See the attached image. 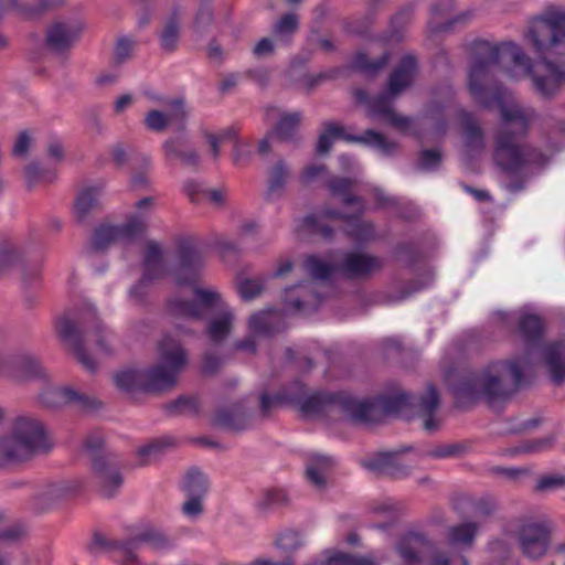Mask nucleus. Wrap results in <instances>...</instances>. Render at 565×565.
<instances>
[{
  "mask_svg": "<svg viewBox=\"0 0 565 565\" xmlns=\"http://www.w3.org/2000/svg\"><path fill=\"white\" fill-rule=\"evenodd\" d=\"M158 351L160 363L143 370V392L146 393L172 388L175 385L179 373L188 363L185 350L178 340L170 335H164L160 340Z\"/></svg>",
  "mask_w": 565,
  "mask_h": 565,
  "instance_id": "nucleus-9",
  "label": "nucleus"
},
{
  "mask_svg": "<svg viewBox=\"0 0 565 565\" xmlns=\"http://www.w3.org/2000/svg\"><path fill=\"white\" fill-rule=\"evenodd\" d=\"M185 141L182 138L170 139L164 142V151L168 159H179L181 162L189 167H198L200 162L199 153L191 150H183Z\"/></svg>",
  "mask_w": 565,
  "mask_h": 565,
  "instance_id": "nucleus-31",
  "label": "nucleus"
},
{
  "mask_svg": "<svg viewBox=\"0 0 565 565\" xmlns=\"http://www.w3.org/2000/svg\"><path fill=\"white\" fill-rule=\"evenodd\" d=\"M345 218L348 215H342L334 210H326L320 213L307 215L303 220V226L313 233L321 234L322 236H330L332 230L327 223L329 220Z\"/></svg>",
  "mask_w": 565,
  "mask_h": 565,
  "instance_id": "nucleus-30",
  "label": "nucleus"
},
{
  "mask_svg": "<svg viewBox=\"0 0 565 565\" xmlns=\"http://www.w3.org/2000/svg\"><path fill=\"white\" fill-rule=\"evenodd\" d=\"M396 551L405 565H468L463 556L450 555L420 534L411 533L402 537Z\"/></svg>",
  "mask_w": 565,
  "mask_h": 565,
  "instance_id": "nucleus-12",
  "label": "nucleus"
},
{
  "mask_svg": "<svg viewBox=\"0 0 565 565\" xmlns=\"http://www.w3.org/2000/svg\"><path fill=\"white\" fill-rule=\"evenodd\" d=\"M284 300L287 310H300L306 307L315 308L320 302L313 282H301L287 288Z\"/></svg>",
  "mask_w": 565,
  "mask_h": 565,
  "instance_id": "nucleus-21",
  "label": "nucleus"
},
{
  "mask_svg": "<svg viewBox=\"0 0 565 565\" xmlns=\"http://www.w3.org/2000/svg\"><path fill=\"white\" fill-rule=\"evenodd\" d=\"M267 117L269 119H277L275 134L282 140L291 139L301 121V113H281L276 107L267 109Z\"/></svg>",
  "mask_w": 565,
  "mask_h": 565,
  "instance_id": "nucleus-25",
  "label": "nucleus"
},
{
  "mask_svg": "<svg viewBox=\"0 0 565 565\" xmlns=\"http://www.w3.org/2000/svg\"><path fill=\"white\" fill-rule=\"evenodd\" d=\"M438 405L439 394L433 385H428L420 396L418 404L420 415L423 416V427L427 431H434L439 426L438 419L434 416Z\"/></svg>",
  "mask_w": 565,
  "mask_h": 565,
  "instance_id": "nucleus-27",
  "label": "nucleus"
},
{
  "mask_svg": "<svg viewBox=\"0 0 565 565\" xmlns=\"http://www.w3.org/2000/svg\"><path fill=\"white\" fill-rule=\"evenodd\" d=\"M552 445V438H541L523 443L515 448L513 454H536L547 449Z\"/></svg>",
  "mask_w": 565,
  "mask_h": 565,
  "instance_id": "nucleus-49",
  "label": "nucleus"
},
{
  "mask_svg": "<svg viewBox=\"0 0 565 565\" xmlns=\"http://www.w3.org/2000/svg\"><path fill=\"white\" fill-rule=\"evenodd\" d=\"M500 67L511 79L530 77L534 90L553 97L565 87V62L554 63L543 57L532 63L521 46L512 42L500 44L484 40L473 42L468 72V88L483 107L498 106L502 126L495 136L493 160L507 174H515L530 163H540L541 153L518 141L535 118L531 107L520 105L511 94L493 86L492 72Z\"/></svg>",
  "mask_w": 565,
  "mask_h": 565,
  "instance_id": "nucleus-1",
  "label": "nucleus"
},
{
  "mask_svg": "<svg viewBox=\"0 0 565 565\" xmlns=\"http://www.w3.org/2000/svg\"><path fill=\"white\" fill-rule=\"evenodd\" d=\"M152 205V198H143L135 204L138 212L128 216L126 223L98 226L92 237L93 248L103 250L113 243H130L143 235L148 227L149 210Z\"/></svg>",
  "mask_w": 565,
  "mask_h": 565,
  "instance_id": "nucleus-11",
  "label": "nucleus"
},
{
  "mask_svg": "<svg viewBox=\"0 0 565 565\" xmlns=\"http://www.w3.org/2000/svg\"><path fill=\"white\" fill-rule=\"evenodd\" d=\"M85 327L78 329L75 322L67 316L63 315L56 321V331L61 339L72 347L77 361L89 372H95L97 365L95 360L85 350V335L88 331H93L96 337V344L103 353H110V349L106 343L105 327L97 317L96 309L87 306L84 312Z\"/></svg>",
  "mask_w": 565,
  "mask_h": 565,
  "instance_id": "nucleus-7",
  "label": "nucleus"
},
{
  "mask_svg": "<svg viewBox=\"0 0 565 565\" xmlns=\"http://www.w3.org/2000/svg\"><path fill=\"white\" fill-rule=\"evenodd\" d=\"M141 543H146L154 550H163L170 545L167 536L152 526L145 529L136 536L125 541L106 540L100 534L94 535V544L109 551L110 557L122 565H134L138 563L136 551Z\"/></svg>",
  "mask_w": 565,
  "mask_h": 565,
  "instance_id": "nucleus-13",
  "label": "nucleus"
},
{
  "mask_svg": "<svg viewBox=\"0 0 565 565\" xmlns=\"http://www.w3.org/2000/svg\"><path fill=\"white\" fill-rule=\"evenodd\" d=\"M477 533V524L473 522L461 523L448 530V541L452 546L470 548Z\"/></svg>",
  "mask_w": 565,
  "mask_h": 565,
  "instance_id": "nucleus-32",
  "label": "nucleus"
},
{
  "mask_svg": "<svg viewBox=\"0 0 565 565\" xmlns=\"http://www.w3.org/2000/svg\"><path fill=\"white\" fill-rule=\"evenodd\" d=\"M451 8H452L451 0H438L433 4L431 11H433V14L436 17H444L451 10Z\"/></svg>",
  "mask_w": 565,
  "mask_h": 565,
  "instance_id": "nucleus-64",
  "label": "nucleus"
},
{
  "mask_svg": "<svg viewBox=\"0 0 565 565\" xmlns=\"http://www.w3.org/2000/svg\"><path fill=\"white\" fill-rule=\"evenodd\" d=\"M326 167L323 164H310L302 170L300 180L303 184H309L322 175Z\"/></svg>",
  "mask_w": 565,
  "mask_h": 565,
  "instance_id": "nucleus-57",
  "label": "nucleus"
},
{
  "mask_svg": "<svg viewBox=\"0 0 565 565\" xmlns=\"http://www.w3.org/2000/svg\"><path fill=\"white\" fill-rule=\"evenodd\" d=\"M118 388L126 392H143L145 372L143 370H124L114 377Z\"/></svg>",
  "mask_w": 565,
  "mask_h": 565,
  "instance_id": "nucleus-35",
  "label": "nucleus"
},
{
  "mask_svg": "<svg viewBox=\"0 0 565 565\" xmlns=\"http://www.w3.org/2000/svg\"><path fill=\"white\" fill-rule=\"evenodd\" d=\"M417 72L415 56L407 54L390 75L385 92L376 97L367 98L366 93L359 89L355 92L356 100L367 105L369 115L372 118L381 120L402 132H408L412 127V119L397 114L393 108V102L414 83Z\"/></svg>",
  "mask_w": 565,
  "mask_h": 565,
  "instance_id": "nucleus-5",
  "label": "nucleus"
},
{
  "mask_svg": "<svg viewBox=\"0 0 565 565\" xmlns=\"http://www.w3.org/2000/svg\"><path fill=\"white\" fill-rule=\"evenodd\" d=\"M497 504L491 499H481L473 507V515L483 518L492 514L495 511Z\"/></svg>",
  "mask_w": 565,
  "mask_h": 565,
  "instance_id": "nucleus-59",
  "label": "nucleus"
},
{
  "mask_svg": "<svg viewBox=\"0 0 565 565\" xmlns=\"http://www.w3.org/2000/svg\"><path fill=\"white\" fill-rule=\"evenodd\" d=\"M362 465L365 469L377 473L387 475L395 478L407 476L409 472V466L406 460L392 452H381L374 457L364 459Z\"/></svg>",
  "mask_w": 565,
  "mask_h": 565,
  "instance_id": "nucleus-18",
  "label": "nucleus"
},
{
  "mask_svg": "<svg viewBox=\"0 0 565 565\" xmlns=\"http://www.w3.org/2000/svg\"><path fill=\"white\" fill-rule=\"evenodd\" d=\"M222 359L213 353L205 352L202 358V372L206 375L215 374L222 366Z\"/></svg>",
  "mask_w": 565,
  "mask_h": 565,
  "instance_id": "nucleus-54",
  "label": "nucleus"
},
{
  "mask_svg": "<svg viewBox=\"0 0 565 565\" xmlns=\"http://www.w3.org/2000/svg\"><path fill=\"white\" fill-rule=\"evenodd\" d=\"M52 447L44 424L36 417L18 416L10 434L0 438V466L23 461Z\"/></svg>",
  "mask_w": 565,
  "mask_h": 565,
  "instance_id": "nucleus-6",
  "label": "nucleus"
},
{
  "mask_svg": "<svg viewBox=\"0 0 565 565\" xmlns=\"http://www.w3.org/2000/svg\"><path fill=\"white\" fill-rule=\"evenodd\" d=\"M441 157L437 150H424L419 159V168L426 171L436 169L440 163Z\"/></svg>",
  "mask_w": 565,
  "mask_h": 565,
  "instance_id": "nucleus-55",
  "label": "nucleus"
},
{
  "mask_svg": "<svg viewBox=\"0 0 565 565\" xmlns=\"http://www.w3.org/2000/svg\"><path fill=\"white\" fill-rule=\"evenodd\" d=\"M169 118L159 110H150L145 118V124L148 129L154 131H162L168 125Z\"/></svg>",
  "mask_w": 565,
  "mask_h": 565,
  "instance_id": "nucleus-52",
  "label": "nucleus"
},
{
  "mask_svg": "<svg viewBox=\"0 0 565 565\" xmlns=\"http://www.w3.org/2000/svg\"><path fill=\"white\" fill-rule=\"evenodd\" d=\"M104 439L100 433L89 434L85 440V450L90 457L93 470L96 473L100 491L107 498L116 494L122 484V477L117 461L104 456Z\"/></svg>",
  "mask_w": 565,
  "mask_h": 565,
  "instance_id": "nucleus-14",
  "label": "nucleus"
},
{
  "mask_svg": "<svg viewBox=\"0 0 565 565\" xmlns=\"http://www.w3.org/2000/svg\"><path fill=\"white\" fill-rule=\"evenodd\" d=\"M100 188L88 186L82 190L74 203V212L79 221H83L86 215L98 206L99 204Z\"/></svg>",
  "mask_w": 565,
  "mask_h": 565,
  "instance_id": "nucleus-33",
  "label": "nucleus"
},
{
  "mask_svg": "<svg viewBox=\"0 0 565 565\" xmlns=\"http://www.w3.org/2000/svg\"><path fill=\"white\" fill-rule=\"evenodd\" d=\"M525 39L537 54H565V11L552 9L534 19Z\"/></svg>",
  "mask_w": 565,
  "mask_h": 565,
  "instance_id": "nucleus-10",
  "label": "nucleus"
},
{
  "mask_svg": "<svg viewBox=\"0 0 565 565\" xmlns=\"http://www.w3.org/2000/svg\"><path fill=\"white\" fill-rule=\"evenodd\" d=\"M461 450V447L459 445H441L428 452L430 457L434 458H450L457 456Z\"/></svg>",
  "mask_w": 565,
  "mask_h": 565,
  "instance_id": "nucleus-58",
  "label": "nucleus"
},
{
  "mask_svg": "<svg viewBox=\"0 0 565 565\" xmlns=\"http://www.w3.org/2000/svg\"><path fill=\"white\" fill-rule=\"evenodd\" d=\"M55 177L54 170L43 169L38 163H30L25 168V179L29 188L39 183H50Z\"/></svg>",
  "mask_w": 565,
  "mask_h": 565,
  "instance_id": "nucleus-43",
  "label": "nucleus"
},
{
  "mask_svg": "<svg viewBox=\"0 0 565 565\" xmlns=\"http://www.w3.org/2000/svg\"><path fill=\"white\" fill-rule=\"evenodd\" d=\"M20 258L19 249L12 244L0 246V270L13 265Z\"/></svg>",
  "mask_w": 565,
  "mask_h": 565,
  "instance_id": "nucleus-51",
  "label": "nucleus"
},
{
  "mask_svg": "<svg viewBox=\"0 0 565 565\" xmlns=\"http://www.w3.org/2000/svg\"><path fill=\"white\" fill-rule=\"evenodd\" d=\"M306 543L305 536L296 530L285 529L277 534L275 545L285 552H295Z\"/></svg>",
  "mask_w": 565,
  "mask_h": 565,
  "instance_id": "nucleus-41",
  "label": "nucleus"
},
{
  "mask_svg": "<svg viewBox=\"0 0 565 565\" xmlns=\"http://www.w3.org/2000/svg\"><path fill=\"white\" fill-rule=\"evenodd\" d=\"M184 191L193 203L209 202L214 206H222L225 202L224 192L220 189H207L202 183L190 180L184 184Z\"/></svg>",
  "mask_w": 565,
  "mask_h": 565,
  "instance_id": "nucleus-28",
  "label": "nucleus"
},
{
  "mask_svg": "<svg viewBox=\"0 0 565 565\" xmlns=\"http://www.w3.org/2000/svg\"><path fill=\"white\" fill-rule=\"evenodd\" d=\"M136 42L129 36H121L117 40L114 50V63H125L131 55Z\"/></svg>",
  "mask_w": 565,
  "mask_h": 565,
  "instance_id": "nucleus-48",
  "label": "nucleus"
},
{
  "mask_svg": "<svg viewBox=\"0 0 565 565\" xmlns=\"http://www.w3.org/2000/svg\"><path fill=\"white\" fill-rule=\"evenodd\" d=\"M173 438L171 437H159L154 438L150 443L140 447L137 450V456L140 458L142 465L149 462V460L160 454L163 449L173 445Z\"/></svg>",
  "mask_w": 565,
  "mask_h": 565,
  "instance_id": "nucleus-42",
  "label": "nucleus"
},
{
  "mask_svg": "<svg viewBox=\"0 0 565 565\" xmlns=\"http://www.w3.org/2000/svg\"><path fill=\"white\" fill-rule=\"evenodd\" d=\"M411 396L397 393L392 396H380L373 401H358L344 394H328L316 392L296 397L299 411L306 417H316L331 408L341 407L359 420H370L379 412L399 414L412 404Z\"/></svg>",
  "mask_w": 565,
  "mask_h": 565,
  "instance_id": "nucleus-4",
  "label": "nucleus"
},
{
  "mask_svg": "<svg viewBox=\"0 0 565 565\" xmlns=\"http://www.w3.org/2000/svg\"><path fill=\"white\" fill-rule=\"evenodd\" d=\"M183 9L177 6L167 18L161 32L159 33L160 45L167 52H173L179 43L181 19Z\"/></svg>",
  "mask_w": 565,
  "mask_h": 565,
  "instance_id": "nucleus-24",
  "label": "nucleus"
},
{
  "mask_svg": "<svg viewBox=\"0 0 565 565\" xmlns=\"http://www.w3.org/2000/svg\"><path fill=\"white\" fill-rule=\"evenodd\" d=\"M565 488V476L558 473L541 476L535 484V491L540 493L554 492Z\"/></svg>",
  "mask_w": 565,
  "mask_h": 565,
  "instance_id": "nucleus-47",
  "label": "nucleus"
},
{
  "mask_svg": "<svg viewBox=\"0 0 565 565\" xmlns=\"http://www.w3.org/2000/svg\"><path fill=\"white\" fill-rule=\"evenodd\" d=\"M335 139L363 142L380 150L383 154L393 153L397 147L394 141L386 139L382 134L374 130H366L362 136L353 137L345 135L344 128L339 124L328 122L319 136L317 151L319 153L328 152Z\"/></svg>",
  "mask_w": 565,
  "mask_h": 565,
  "instance_id": "nucleus-15",
  "label": "nucleus"
},
{
  "mask_svg": "<svg viewBox=\"0 0 565 565\" xmlns=\"http://www.w3.org/2000/svg\"><path fill=\"white\" fill-rule=\"evenodd\" d=\"M330 190L333 195L342 198L347 205H354V214H360L363 211V203L360 199L350 195L352 181L349 179H334L330 182Z\"/></svg>",
  "mask_w": 565,
  "mask_h": 565,
  "instance_id": "nucleus-39",
  "label": "nucleus"
},
{
  "mask_svg": "<svg viewBox=\"0 0 565 565\" xmlns=\"http://www.w3.org/2000/svg\"><path fill=\"white\" fill-rule=\"evenodd\" d=\"M143 282L151 280L153 282L163 279L168 275V267L164 260V252L162 246L153 239L145 245L142 258Z\"/></svg>",
  "mask_w": 565,
  "mask_h": 565,
  "instance_id": "nucleus-19",
  "label": "nucleus"
},
{
  "mask_svg": "<svg viewBox=\"0 0 565 565\" xmlns=\"http://www.w3.org/2000/svg\"><path fill=\"white\" fill-rule=\"evenodd\" d=\"M200 408L199 398L195 396H180L167 406L171 414H198Z\"/></svg>",
  "mask_w": 565,
  "mask_h": 565,
  "instance_id": "nucleus-46",
  "label": "nucleus"
},
{
  "mask_svg": "<svg viewBox=\"0 0 565 565\" xmlns=\"http://www.w3.org/2000/svg\"><path fill=\"white\" fill-rule=\"evenodd\" d=\"M543 363L552 380L561 383L565 380V343L555 342L545 345L542 351Z\"/></svg>",
  "mask_w": 565,
  "mask_h": 565,
  "instance_id": "nucleus-22",
  "label": "nucleus"
},
{
  "mask_svg": "<svg viewBox=\"0 0 565 565\" xmlns=\"http://www.w3.org/2000/svg\"><path fill=\"white\" fill-rule=\"evenodd\" d=\"M290 170L282 160H278L268 170V192L271 195H278L285 189L289 178Z\"/></svg>",
  "mask_w": 565,
  "mask_h": 565,
  "instance_id": "nucleus-36",
  "label": "nucleus"
},
{
  "mask_svg": "<svg viewBox=\"0 0 565 565\" xmlns=\"http://www.w3.org/2000/svg\"><path fill=\"white\" fill-rule=\"evenodd\" d=\"M275 51V44L274 41L269 38H263L257 44L255 45L253 50V54L258 57H267L271 55Z\"/></svg>",
  "mask_w": 565,
  "mask_h": 565,
  "instance_id": "nucleus-60",
  "label": "nucleus"
},
{
  "mask_svg": "<svg viewBox=\"0 0 565 565\" xmlns=\"http://www.w3.org/2000/svg\"><path fill=\"white\" fill-rule=\"evenodd\" d=\"M77 35L78 30L74 26L64 22H56L47 30L46 42L52 50L63 52L72 45Z\"/></svg>",
  "mask_w": 565,
  "mask_h": 565,
  "instance_id": "nucleus-26",
  "label": "nucleus"
},
{
  "mask_svg": "<svg viewBox=\"0 0 565 565\" xmlns=\"http://www.w3.org/2000/svg\"><path fill=\"white\" fill-rule=\"evenodd\" d=\"M299 17L295 12L282 14L273 25V34L282 42H289L299 30Z\"/></svg>",
  "mask_w": 565,
  "mask_h": 565,
  "instance_id": "nucleus-34",
  "label": "nucleus"
},
{
  "mask_svg": "<svg viewBox=\"0 0 565 565\" xmlns=\"http://www.w3.org/2000/svg\"><path fill=\"white\" fill-rule=\"evenodd\" d=\"M41 403L50 408H60L65 405H72L81 411H94L99 407V403L96 398L86 394L78 393L77 391L64 386L46 387L40 395Z\"/></svg>",
  "mask_w": 565,
  "mask_h": 565,
  "instance_id": "nucleus-17",
  "label": "nucleus"
},
{
  "mask_svg": "<svg viewBox=\"0 0 565 565\" xmlns=\"http://www.w3.org/2000/svg\"><path fill=\"white\" fill-rule=\"evenodd\" d=\"M189 499L183 503L182 505V512L186 516L194 518L202 513L203 505L202 500L203 498L200 497H188Z\"/></svg>",
  "mask_w": 565,
  "mask_h": 565,
  "instance_id": "nucleus-56",
  "label": "nucleus"
},
{
  "mask_svg": "<svg viewBox=\"0 0 565 565\" xmlns=\"http://www.w3.org/2000/svg\"><path fill=\"white\" fill-rule=\"evenodd\" d=\"M266 501L271 507H281L288 503V497L284 491L275 490L267 494Z\"/></svg>",
  "mask_w": 565,
  "mask_h": 565,
  "instance_id": "nucleus-63",
  "label": "nucleus"
},
{
  "mask_svg": "<svg viewBox=\"0 0 565 565\" xmlns=\"http://www.w3.org/2000/svg\"><path fill=\"white\" fill-rule=\"evenodd\" d=\"M153 284L151 280L143 282V276L130 288L129 297L135 303H143L150 286Z\"/></svg>",
  "mask_w": 565,
  "mask_h": 565,
  "instance_id": "nucleus-53",
  "label": "nucleus"
},
{
  "mask_svg": "<svg viewBox=\"0 0 565 565\" xmlns=\"http://www.w3.org/2000/svg\"><path fill=\"white\" fill-rule=\"evenodd\" d=\"M209 482L206 477L196 469H191L186 473L182 490L186 497H200L204 498L207 492Z\"/></svg>",
  "mask_w": 565,
  "mask_h": 565,
  "instance_id": "nucleus-38",
  "label": "nucleus"
},
{
  "mask_svg": "<svg viewBox=\"0 0 565 565\" xmlns=\"http://www.w3.org/2000/svg\"><path fill=\"white\" fill-rule=\"evenodd\" d=\"M206 138L210 143L211 152L213 154L214 160H216L220 156V143L225 139L231 138L234 140V148H235V152L233 154V160L235 163H238L241 161L238 151H237V148H238L237 131L235 129H233V128L228 129L227 131H225L224 134H222L220 136L214 135V134H206Z\"/></svg>",
  "mask_w": 565,
  "mask_h": 565,
  "instance_id": "nucleus-44",
  "label": "nucleus"
},
{
  "mask_svg": "<svg viewBox=\"0 0 565 565\" xmlns=\"http://www.w3.org/2000/svg\"><path fill=\"white\" fill-rule=\"evenodd\" d=\"M333 466L330 457L312 455L307 462L306 478L317 490H323L328 483L329 472Z\"/></svg>",
  "mask_w": 565,
  "mask_h": 565,
  "instance_id": "nucleus-23",
  "label": "nucleus"
},
{
  "mask_svg": "<svg viewBox=\"0 0 565 565\" xmlns=\"http://www.w3.org/2000/svg\"><path fill=\"white\" fill-rule=\"evenodd\" d=\"M30 147V137L26 131L20 132L18 136L15 143L13 146V154L21 157L28 152Z\"/></svg>",
  "mask_w": 565,
  "mask_h": 565,
  "instance_id": "nucleus-62",
  "label": "nucleus"
},
{
  "mask_svg": "<svg viewBox=\"0 0 565 565\" xmlns=\"http://www.w3.org/2000/svg\"><path fill=\"white\" fill-rule=\"evenodd\" d=\"M4 514L0 512V541L1 542H15L23 535V527L20 524H12L3 526L2 522Z\"/></svg>",
  "mask_w": 565,
  "mask_h": 565,
  "instance_id": "nucleus-50",
  "label": "nucleus"
},
{
  "mask_svg": "<svg viewBox=\"0 0 565 565\" xmlns=\"http://www.w3.org/2000/svg\"><path fill=\"white\" fill-rule=\"evenodd\" d=\"M177 265L172 276L177 285L194 287V299L171 298L168 300V311L175 318L204 319L214 310L221 312L206 326L205 334L214 344L226 339L233 328L234 315L223 307L222 297L217 291L196 287L200 280L204 257L196 244L189 237L177 242Z\"/></svg>",
  "mask_w": 565,
  "mask_h": 565,
  "instance_id": "nucleus-3",
  "label": "nucleus"
},
{
  "mask_svg": "<svg viewBox=\"0 0 565 565\" xmlns=\"http://www.w3.org/2000/svg\"><path fill=\"white\" fill-rule=\"evenodd\" d=\"M21 376L25 379L45 377L46 372L42 364L32 356H22L17 362Z\"/></svg>",
  "mask_w": 565,
  "mask_h": 565,
  "instance_id": "nucleus-45",
  "label": "nucleus"
},
{
  "mask_svg": "<svg viewBox=\"0 0 565 565\" xmlns=\"http://www.w3.org/2000/svg\"><path fill=\"white\" fill-rule=\"evenodd\" d=\"M213 20L212 9L209 7H202L196 13L194 20V29L200 31L203 26L210 24Z\"/></svg>",
  "mask_w": 565,
  "mask_h": 565,
  "instance_id": "nucleus-61",
  "label": "nucleus"
},
{
  "mask_svg": "<svg viewBox=\"0 0 565 565\" xmlns=\"http://www.w3.org/2000/svg\"><path fill=\"white\" fill-rule=\"evenodd\" d=\"M215 426L228 429L239 430L245 427L246 414L242 405H234L228 408L218 409L213 417Z\"/></svg>",
  "mask_w": 565,
  "mask_h": 565,
  "instance_id": "nucleus-29",
  "label": "nucleus"
},
{
  "mask_svg": "<svg viewBox=\"0 0 565 565\" xmlns=\"http://www.w3.org/2000/svg\"><path fill=\"white\" fill-rule=\"evenodd\" d=\"M460 119L463 140L462 157L465 160H470L484 149L483 132L470 114L462 113Z\"/></svg>",
  "mask_w": 565,
  "mask_h": 565,
  "instance_id": "nucleus-20",
  "label": "nucleus"
},
{
  "mask_svg": "<svg viewBox=\"0 0 565 565\" xmlns=\"http://www.w3.org/2000/svg\"><path fill=\"white\" fill-rule=\"evenodd\" d=\"M382 268V260L365 253H344L340 257L326 262L317 256H308L303 269L313 279H328L334 271L348 278H366Z\"/></svg>",
  "mask_w": 565,
  "mask_h": 565,
  "instance_id": "nucleus-8",
  "label": "nucleus"
},
{
  "mask_svg": "<svg viewBox=\"0 0 565 565\" xmlns=\"http://www.w3.org/2000/svg\"><path fill=\"white\" fill-rule=\"evenodd\" d=\"M388 61V54L384 53L380 58L370 61L367 54L358 52L352 60V67L363 72L366 75L376 74Z\"/></svg>",
  "mask_w": 565,
  "mask_h": 565,
  "instance_id": "nucleus-40",
  "label": "nucleus"
},
{
  "mask_svg": "<svg viewBox=\"0 0 565 565\" xmlns=\"http://www.w3.org/2000/svg\"><path fill=\"white\" fill-rule=\"evenodd\" d=\"M516 537L522 553L529 558L542 557L550 545L547 523L536 520L521 521L516 527Z\"/></svg>",
  "mask_w": 565,
  "mask_h": 565,
  "instance_id": "nucleus-16",
  "label": "nucleus"
},
{
  "mask_svg": "<svg viewBox=\"0 0 565 565\" xmlns=\"http://www.w3.org/2000/svg\"><path fill=\"white\" fill-rule=\"evenodd\" d=\"M519 328L526 340L522 355L492 362L477 373L452 371L446 375V382L456 397L469 401L486 397L492 402L505 398L518 390L524 375L532 369L539 350L536 339L543 324L539 316L525 315L521 318Z\"/></svg>",
  "mask_w": 565,
  "mask_h": 565,
  "instance_id": "nucleus-2",
  "label": "nucleus"
},
{
  "mask_svg": "<svg viewBox=\"0 0 565 565\" xmlns=\"http://www.w3.org/2000/svg\"><path fill=\"white\" fill-rule=\"evenodd\" d=\"M317 565H379L372 556L353 555L342 552H328L326 559Z\"/></svg>",
  "mask_w": 565,
  "mask_h": 565,
  "instance_id": "nucleus-37",
  "label": "nucleus"
}]
</instances>
